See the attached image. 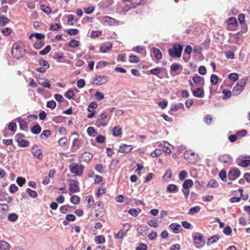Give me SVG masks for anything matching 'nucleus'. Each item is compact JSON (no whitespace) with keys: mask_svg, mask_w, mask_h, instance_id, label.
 <instances>
[{"mask_svg":"<svg viewBox=\"0 0 250 250\" xmlns=\"http://www.w3.org/2000/svg\"><path fill=\"white\" fill-rule=\"evenodd\" d=\"M128 212L133 217H136L138 215L139 212H141V209L140 208H130Z\"/></svg>","mask_w":250,"mask_h":250,"instance_id":"nucleus-30","label":"nucleus"},{"mask_svg":"<svg viewBox=\"0 0 250 250\" xmlns=\"http://www.w3.org/2000/svg\"><path fill=\"white\" fill-rule=\"evenodd\" d=\"M218 186L217 182L214 179H211L208 182L207 187L208 188H213L217 187Z\"/></svg>","mask_w":250,"mask_h":250,"instance_id":"nucleus-37","label":"nucleus"},{"mask_svg":"<svg viewBox=\"0 0 250 250\" xmlns=\"http://www.w3.org/2000/svg\"><path fill=\"white\" fill-rule=\"evenodd\" d=\"M167 191L168 192H177L178 191V187L174 184H169L167 187Z\"/></svg>","mask_w":250,"mask_h":250,"instance_id":"nucleus-25","label":"nucleus"},{"mask_svg":"<svg viewBox=\"0 0 250 250\" xmlns=\"http://www.w3.org/2000/svg\"><path fill=\"white\" fill-rule=\"evenodd\" d=\"M218 82V77L215 74H212L210 77V83L212 85H216Z\"/></svg>","mask_w":250,"mask_h":250,"instance_id":"nucleus-43","label":"nucleus"},{"mask_svg":"<svg viewBox=\"0 0 250 250\" xmlns=\"http://www.w3.org/2000/svg\"><path fill=\"white\" fill-rule=\"evenodd\" d=\"M126 231H124L123 230H120L117 233L115 234V239H122L125 235Z\"/></svg>","mask_w":250,"mask_h":250,"instance_id":"nucleus-48","label":"nucleus"},{"mask_svg":"<svg viewBox=\"0 0 250 250\" xmlns=\"http://www.w3.org/2000/svg\"><path fill=\"white\" fill-rule=\"evenodd\" d=\"M220 237L219 235L218 234L214 235L212 236H211L210 238H208L207 241V245H212L216 242H217L218 240L219 239Z\"/></svg>","mask_w":250,"mask_h":250,"instance_id":"nucleus-19","label":"nucleus"},{"mask_svg":"<svg viewBox=\"0 0 250 250\" xmlns=\"http://www.w3.org/2000/svg\"><path fill=\"white\" fill-rule=\"evenodd\" d=\"M26 190L31 197L35 198L38 196V194L36 191L33 190L29 188H27Z\"/></svg>","mask_w":250,"mask_h":250,"instance_id":"nucleus-40","label":"nucleus"},{"mask_svg":"<svg viewBox=\"0 0 250 250\" xmlns=\"http://www.w3.org/2000/svg\"><path fill=\"white\" fill-rule=\"evenodd\" d=\"M11 248L10 245L5 241H0V250H9Z\"/></svg>","mask_w":250,"mask_h":250,"instance_id":"nucleus-23","label":"nucleus"},{"mask_svg":"<svg viewBox=\"0 0 250 250\" xmlns=\"http://www.w3.org/2000/svg\"><path fill=\"white\" fill-rule=\"evenodd\" d=\"M1 32L4 35L8 36L12 32V29L10 27H5L1 30Z\"/></svg>","mask_w":250,"mask_h":250,"instance_id":"nucleus-63","label":"nucleus"},{"mask_svg":"<svg viewBox=\"0 0 250 250\" xmlns=\"http://www.w3.org/2000/svg\"><path fill=\"white\" fill-rule=\"evenodd\" d=\"M241 174L239 169L236 167H234L229 171L228 178L230 181H234L238 178Z\"/></svg>","mask_w":250,"mask_h":250,"instance_id":"nucleus-9","label":"nucleus"},{"mask_svg":"<svg viewBox=\"0 0 250 250\" xmlns=\"http://www.w3.org/2000/svg\"><path fill=\"white\" fill-rule=\"evenodd\" d=\"M147 246L144 243H140L138 247L136 248V250H146Z\"/></svg>","mask_w":250,"mask_h":250,"instance_id":"nucleus-64","label":"nucleus"},{"mask_svg":"<svg viewBox=\"0 0 250 250\" xmlns=\"http://www.w3.org/2000/svg\"><path fill=\"white\" fill-rule=\"evenodd\" d=\"M25 49H23L22 45L19 43H14L12 48L11 53L13 56L17 59H20L25 54Z\"/></svg>","mask_w":250,"mask_h":250,"instance_id":"nucleus-1","label":"nucleus"},{"mask_svg":"<svg viewBox=\"0 0 250 250\" xmlns=\"http://www.w3.org/2000/svg\"><path fill=\"white\" fill-rule=\"evenodd\" d=\"M8 209L9 206L7 204H0V218H3L5 217Z\"/></svg>","mask_w":250,"mask_h":250,"instance_id":"nucleus-15","label":"nucleus"},{"mask_svg":"<svg viewBox=\"0 0 250 250\" xmlns=\"http://www.w3.org/2000/svg\"><path fill=\"white\" fill-rule=\"evenodd\" d=\"M112 47V43L110 42H106L101 44L100 51L102 53H106L110 50Z\"/></svg>","mask_w":250,"mask_h":250,"instance_id":"nucleus-13","label":"nucleus"},{"mask_svg":"<svg viewBox=\"0 0 250 250\" xmlns=\"http://www.w3.org/2000/svg\"><path fill=\"white\" fill-rule=\"evenodd\" d=\"M85 84V81L83 79H81L78 81L77 83V86L79 88H83Z\"/></svg>","mask_w":250,"mask_h":250,"instance_id":"nucleus-57","label":"nucleus"},{"mask_svg":"<svg viewBox=\"0 0 250 250\" xmlns=\"http://www.w3.org/2000/svg\"><path fill=\"white\" fill-rule=\"evenodd\" d=\"M219 160L222 163L229 164L232 162V158L228 154H224L219 156Z\"/></svg>","mask_w":250,"mask_h":250,"instance_id":"nucleus-16","label":"nucleus"},{"mask_svg":"<svg viewBox=\"0 0 250 250\" xmlns=\"http://www.w3.org/2000/svg\"><path fill=\"white\" fill-rule=\"evenodd\" d=\"M187 175V172L185 170H182L181 171L178 175L179 179L180 180H184Z\"/></svg>","mask_w":250,"mask_h":250,"instance_id":"nucleus-60","label":"nucleus"},{"mask_svg":"<svg viewBox=\"0 0 250 250\" xmlns=\"http://www.w3.org/2000/svg\"><path fill=\"white\" fill-rule=\"evenodd\" d=\"M201 210V208L199 206H195L190 208L189 210L188 214L190 215H193L197 213Z\"/></svg>","mask_w":250,"mask_h":250,"instance_id":"nucleus-32","label":"nucleus"},{"mask_svg":"<svg viewBox=\"0 0 250 250\" xmlns=\"http://www.w3.org/2000/svg\"><path fill=\"white\" fill-rule=\"evenodd\" d=\"M102 33L99 31H93L90 33V37L95 38L101 36Z\"/></svg>","mask_w":250,"mask_h":250,"instance_id":"nucleus-58","label":"nucleus"},{"mask_svg":"<svg viewBox=\"0 0 250 250\" xmlns=\"http://www.w3.org/2000/svg\"><path fill=\"white\" fill-rule=\"evenodd\" d=\"M107 114L104 112L99 115L96 122V125L98 127H100L101 126H105L107 125V123L106 122H104V120L107 118Z\"/></svg>","mask_w":250,"mask_h":250,"instance_id":"nucleus-10","label":"nucleus"},{"mask_svg":"<svg viewBox=\"0 0 250 250\" xmlns=\"http://www.w3.org/2000/svg\"><path fill=\"white\" fill-rule=\"evenodd\" d=\"M223 232L224 234H225L227 235H229L231 234L232 232V229L228 225L223 230Z\"/></svg>","mask_w":250,"mask_h":250,"instance_id":"nucleus-55","label":"nucleus"},{"mask_svg":"<svg viewBox=\"0 0 250 250\" xmlns=\"http://www.w3.org/2000/svg\"><path fill=\"white\" fill-rule=\"evenodd\" d=\"M46 106L48 108H50L52 109H53L56 106V103L53 100L49 101L47 102L46 104Z\"/></svg>","mask_w":250,"mask_h":250,"instance_id":"nucleus-51","label":"nucleus"},{"mask_svg":"<svg viewBox=\"0 0 250 250\" xmlns=\"http://www.w3.org/2000/svg\"><path fill=\"white\" fill-rule=\"evenodd\" d=\"M93 156L89 152H85L79 157V161L82 163H88L93 158Z\"/></svg>","mask_w":250,"mask_h":250,"instance_id":"nucleus-11","label":"nucleus"},{"mask_svg":"<svg viewBox=\"0 0 250 250\" xmlns=\"http://www.w3.org/2000/svg\"><path fill=\"white\" fill-rule=\"evenodd\" d=\"M161 72V70L160 68L157 67L154 68L153 69H152L150 70V74L155 75V76H158L159 74H160Z\"/></svg>","mask_w":250,"mask_h":250,"instance_id":"nucleus-52","label":"nucleus"},{"mask_svg":"<svg viewBox=\"0 0 250 250\" xmlns=\"http://www.w3.org/2000/svg\"><path fill=\"white\" fill-rule=\"evenodd\" d=\"M69 190L72 193L79 192L80 188L79 185L76 183H71L69 185Z\"/></svg>","mask_w":250,"mask_h":250,"instance_id":"nucleus-22","label":"nucleus"},{"mask_svg":"<svg viewBox=\"0 0 250 250\" xmlns=\"http://www.w3.org/2000/svg\"><path fill=\"white\" fill-rule=\"evenodd\" d=\"M44 45V42L43 41H36L34 44V47L36 49H40Z\"/></svg>","mask_w":250,"mask_h":250,"instance_id":"nucleus-42","label":"nucleus"},{"mask_svg":"<svg viewBox=\"0 0 250 250\" xmlns=\"http://www.w3.org/2000/svg\"><path fill=\"white\" fill-rule=\"evenodd\" d=\"M95 242L97 244H103L105 242V238L102 235H98L95 236Z\"/></svg>","mask_w":250,"mask_h":250,"instance_id":"nucleus-34","label":"nucleus"},{"mask_svg":"<svg viewBox=\"0 0 250 250\" xmlns=\"http://www.w3.org/2000/svg\"><path fill=\"white\" fill-rule=\"evenodd\" d=\"M250 156H240L237 160V163L239 166L245 167L250 166Z\"/></svg>","mask_w":250,"mask_h":250,"instance_id":"nucleus-6","label":"nucleus"},{"mask_svg":"<svg viewBox=\"0 0 250 250\" xmlns=\"http://www.w3.org/2000/svg\"><path fill=\"white\" fill-rule=\"evenodd\" d=\"M129 61L131 63H138L140 62V60L136 56L130 55L129 57Z\"/></svg>","mask_w":250,"mask_h":250,"instance_id":"nucleus-50","label":"nucleus"},{"mask_svg":"<svg viewBox=\"0 0 250 250\" xmlns=\"http://www.w3.org/2000/svg\"><path fill=\"white\" fill-rule=\"evenodd\" d=\"M61 27L62 26L61 25V24H59L58 23H55L54 24H52L49 27V29L53 31H58Z\"/></svg>","mask_w":250,"mask_h":250,"instance_id":"nucleus-53","label":"nucleus"},{"mask_svg":"<svg viewBox=\"0 0 250 250\" xmlns=\"http://www.w3.org/2000/svg\"><path fill=\"white\" fill-rule=\"evenodd\" d=\"M162 154V151L160 149H156L151 152V156L156 157L160 156Z\"/></svg>","mask_w":250,"mask_h":250,"instance_id":"nucleus-61","label":"nucleus"},{"mask_svg":"<svg viewBox=\"0 0 250 250\" xmlns=\"http://www.w3.org/2000/svg\"><path fill=\"white\" fill-rule=\"evenodd\" d=\"M10 21L8 18L6 17L4 15H1L0 17V25L1 26H4Z\"/></svg>","mask_w":250,"mask_h":250,"instance_id":"nucleus-29","label":"nucleus"},{"mask_svg":"<svg viewBox=\"0 0 250 250\" xmlns=\"http://www.w3.org/2000/svg\"><path fill=\"white\" fill-rule=\"evenodd\" d=\"M247 79H242L239 81L232 89V93L234 95H239L244 89L246 84Z\"/></svg>","mask_w":250,"mask_h":250,"instance_id":"nucleus-3","label":"nucleus"},{"mask_svg":"<svg viewBox=\"0 0 250 250\" xmlns=\"http://www.w3.org/2000/svg\"><path fill=\"white\" fill-rule=\"evenodd\" d=\"M137 230L139 235L143 236L146 235L148 232V229L146 226H141Z\"/></svg>","mask_w":250,"mask_h":250,"instance_id":"nucleus-21","label":"nucleus"},{"mask_svg":"<svg viewBox=\"0 0 250 250\" xmlns=\"http://www.w3.org/2000/svg\"><path fill=\"white\" fill-rule=\"evenodd\" d=\"M41 9L47 14L51 13L52 10L50 7L44 4H42L40 6Z\"/></svg>","mask_w":250,"mask_h":250,"instance_id":"nucleus-28","label":"nucleus"},{"mask_svg":"<svg viewBox=\"0 0 250 250\" xmlns=\"http://www.w3.org/2000/svg\"><path fill=\"white\" fill-rule=\"evenodd\" d=\"M122 133L121 127L118 126H115L113 129V134L115 136H118Z\"/></svg>","mask_w":250,"mask_h":250,"instance_id":"nucleus-39","label":"nucleus"},{"mask_svg":"<svg viewBox=\"0 0 250 250\" xmlns=\"http://www.w3.org/2000/svg\"><path fill=\"white\" fill-rule=\"evenodd\" d=\"M97 107V104L95 102H93L91 103L88 105V106L87 108V110H88V111H91V110H92V109L94 110V109H95Z\"/></svg>","mask_w":250,"mask_h":250,"instance_id":"nucleus-62","label":"nucleus"},{"mask_svg":"<svg viewBox=\"0 0 250 250\" xmlns=\"http://www.w3.org/2000/svg\"><path fill=\"white\" fill-rule=\"evenodd\" d=\"M51 47L50 45H47L43 50L39 52V54L41 55H46L51 50Z\"/></svg>","mask_w":250,"mask_h":250,"instance_id":"nucleus-38","label":"nucleus"},{"mask_svg":"<svg viewBox=\"0 0 250 250\" xmlns=\"http://www.w3.org/2000/svg\"><path fill=\"white\" fill-rule=\"evenodd\" d=\"M108 81V77L104 75H97L93 80V83L96 85L104 84Z\"/></svg>","mask_w":250,"mask_h":250,"instance_id":"nucleus-7","label":"nucleus"},{"mask_svg":"<svg viewBox=\"0 0 250 250\" xmlns=\"http://www.w3.org/2000/svg\"><path fill=\"white\" fill-rule=\"evenodd\" d=\"M16 182L20 187H21L25 184L26 180L24 178L19 177L17 178Z\"/></svg>","mask_w":250,"mask_h":250,"instance_id":"nucleus-56","label":"nucleus"},{"mask_svg":"<svg viewBox=\"0 0 250 250\" xmlns=\"http://www.w3.org/2000/svg\"><path fill=\"white\" fill-rule=\"evenodd\" d=\"M51 135V132L49 130H45L43 131L40 135L42 139H44Z\"/></svg>","mask_w":250,"mask_h":250,"instance_id":"nucleus-44","label":"nucleus"},{"mask_svg":"<svg viewBox=\"0 0 250 250\" xmlns=\"http://www.w3.org/2000/svg\"><path fill=\"white\" fill-rule=\"evenodd\" d=\"M65 96L68 99H73L75 94L73 90H69L66 92Z\"/></svg>","mask_w":250,"mask_h":250,"instance_id":"nucleus-45","label":"nucleus"},{"mask_svg":"<svg viewBox=\"0 0 250 250\" xmlns=\"http://www.w3.org/2000/svg\"><path fill=\"white\" fill-rule=\"evenodd\" d=\"M169 227L175 233H179L182 228L181 225L177 223H172L170 225Z\"/></svg>","mask_w":250,"mask_h":250,"instance_id":"nucleus-20","label":"nucleus"},{"mask_svg":"<svg viewBox=\"0 0 250 250\" xmlns=\"http://www.w3.org/2000/svg\"><path fill=\"white\" fill-rule=\"evenodd\" d=\"M193 239L196 248H200L203 246V235L201 233H196L193 236Z\"/></svg>","mask_w":250,"mask_h":250,"instance_id":"nucleus-8","label":"nucleus"},{"mask_svg":"<svg viewBox=\"0 0 250 250\" xmlns=\"http://www.w3.org/2000/svg\"><path fill=\"white\" fill-rule=\"evenodd\" d=\"M87 132L90 136H95L97 135L96 130L91 126H89L87 128Z\"/></svg>","mask_w":250,"mask_h":250,"instance_id":"nucleus-35","label":"nucleus"},{"mask_svg":"<svg viewBox=\"0 0 250 250\" xmlns=\"http://www.w3.org/2000/svg\"><path fill=\"white\" fill-rule=\"evenodd\" d=\"M153 53L155 58L157 60H159L162 59V55L160 50L155 47L152 48Z\"/></svg>","mask_w":250,"mask_h":250,"instance_id":"nucleus-24","label":"nucleus"},{"mask_svg":"<svg viewBox=\"0 0 250 250\" xmlns=\"http://www.w3.org/2000/svg\"><path fill=\"white\" fill-rule=\"evenodd\" d=\"M103 23L106 25H114L117 23V21L110 17L106 16L102 20Z\"/></svg>","mask_w":250,"mask_h":250,"instance_id":"nucleus-14","label":"nucleus"},{"mask_svg":"<svg viewBox=\"0 0 250 250\" xmlns=\"http://www.w3.org/2000/svg\"><path fill=\"white\" fill-rule=\"evenodd\" d=\"M24 138H25V136L21 133H18L15 136V140L20 147H27L29 145V142L27 140L23 139Z\"/></svg>","mask_w":250,"mask_h":250,"instance_id":"nucleus-5","label":"nucleus"},{"mask_svg":"<svg viewBox=\"0 0 250 250\" xmlns=\"http://www.w3.org/2000/svg\"><path fill=\"white\" fill-rule=\"evenodd\" d=\"M193 185V181L191 179H187L186 180L183 185L182 188H189L191 187Z\"/></svg>","mask_w":250,"mask_h":250,"instance_id":"nucleus-26","label":"nucleus"},{"mask_svg":"<svg viewBox=\"0 0 250 250\" xmlns=\"http://www.w3.org/2000/svg\"><path fill=\"white\" fill-rule=\"evenodd\" d=\"M18 215L15 213L9 214L8 217V220L12 222L16 221L18 219Z\"/></svg>","mask_w":250,"mask_h":250,"instance_id":"nucleus-49","label":"nucleus"},{"mask_svg":"<svg viewBox=\"0 0 250 250\" xmlns=\"http://www.w3.org/2000/svg\"><path fill=\"white\" fill-rule=\"evenodd\" d=\"M219 178L223 181H227V173L226 171L222 170L219 174Z\"/></svg>","mask_w":250,"mask_h":250,"instance_id":"nucleus-47","label":"nucleus"},{"mask_svg":"<svg viewBox=\"0 0 250 250\" xmlns=\"http://www.w3.org/2000/svg\"><path fill=\"white\" fill-rule=\"evenodd\" d=\"M41 130L42 128L38 124L32 127L31 129V132L34 134H39L41 132Z\"/></svg>","mask_w":250,"mask_h":250,"instance_id":"nucleus-27","label":"nucleus"},{"mask_svg":"<svg viewBox=\"0 0 250 250\" xmlns=\"http://www.w3.org/2000/svg\"><path fill=\"white\" fill-rule=\"evenodd\" d=\"M229 79L232 81L235 82L238 79V75L237 73H231L229 75Z\"/></svg>","mask_w":250,"mask_h":250,"instance_id":"nucleus-59","label":"nucleus"},{"mask_svg":"<svg viewBox=\"0 0 250 250\" xmlns=\"http://www.w3.org/2000/svg\"><path fill=\"white\" fill-rule=\"evenodd\" d=\"M73 21H76L77 19L75 18V16L74 15L71 14L68 16V23L71 25H73L74 24V22H72Z\"/></svg>","mask_w":250,"mask_h":250,"instance_id":"nucleus-54","label":"nucleus"},{"mask_svg":"<svg viewBox=\"0 0 250 250\" xmlns=\"http://www.w3.org/2000/svg\"><path fill=\"white\" fill-rule=\"evenodd\" d=\"M70 202L74 205L79 204L80 202V198L77 195H73L70 198Z\"/></svg>","mask_w":250,"mask_h":250,"instance_id":"nucleus-36","label":"nucleus"},{"mask_svg":"<svg viewBox=\"0 0 250 250\" xmlns=\"http://www.w3.org/2000/svg\"><path fill=\"white\" fill-rule=\"evenodd\" d=\"M31 151L34 157L39 160H42V149L38 148L37 146H33Z\"/></svg>","mask_w":250,"mask_h":250,"instance_id":"nucleus-12","label":"nucleus"},{"mask_svg":"<svg viewBox=\"0 0 250 250\" xmlns=\"http://www.w3.org/2000/svg\"><path fill=\"white\" fill-rule=\"evenodd\" d=\"M83 168L84 167L83 165H79L77 163H73L69 166L71 172L79 176H81L83 174Z\"/></svg>","mask_w":250,"mask_h":250,"instance_id":"nucleus-4","label":"nucleus"},{"mask_svg":"<svg viewBox=\"0 0 250 250\" xmlns=\"http://www.w3.org/2000/svg\"><path fill=\"white\" fill-rule=\"evenodd\" d=\"M223 93L224 94L223 97V100H226L229 98L231 95V92L229 90L224 89L223 90Z\"/></svg>","mask_w":250,"mask_h":250,"instance_id":"nucleus-46","label":"nucleus"},{"mask_svg":"<svg viewBox=\"0 0 250 250\" xmlns=\"http://www.w3.org/2000/svg\"><path fill=\"white\" fill-rule=\"evenodd\" d=\"M193 95L196 97L203 98L204 96V93L200 88H196L193 91Z\"/></svg>","mask_w":250,"mask_h":250,"instance_id":"nucleus-18","label":"nucleus"},{"mask_svg":"<svg viewBox=\"0 0 250 250\" xmlns=\"http://www.w3.org/2000/svg\"><path fill=\"white\" fill-rule=\"evenodd\" d=\"M19 122L20 127L22 130H26L27 128V125L26 123L21 119H18Z\"/></svg>","mask_w":250,"mask_h":250,"instance_id":"nucleus-41","label":"nucleus"},{"mask_svg":"<svg viewBox=\"0 0 250 250\" xmlns=\"http://www.w3.org/2000/svg\"><path fill=\"white\" fill-rule=\"evenodd\" d=\"M133 147L131 146L124 144L120 146L119 151L121 153H128L131 151Z\"/></svg>","mask_w":250,"mask_h":250,"instance_id":"nucleus-17","label":"nucleus"},{"mask_svg":"<svg viewBox=\"0 0 250 250\" xmlns=\"http://www.w3.org/2000/svg\"><path fill=\"white\" fill-rule=\"evenodd\" d=\"M183 47L181 44L175 43L173 47L168 49L169 56L172 58H180L181 56Z\"/></svg>","mask_w":250,"mask_h":250,"instance_id":"nucleus-2","label":"nucleus"},{"mask_svg":"<svg viewBox=\"0 0 250 250\" xmlns=\"http://www.w3.org/2000/svg\"><path fill=\"white\" fill-rule=\"evenodd\" d=\"M80 45L79 42L75 40H71L68 43V46L72 48H76Z\"/></svg>","mask_w":250,"mask_h":250,"instance_id":"nucleus-33","label":"nucleus"},{"mask_svg":"<svg viewBox=\"0 0 250 250\" xmlns=\"http://www.w3.org/2000/svg\"><path fill=\"white\" fill-rule=\"evenodd\" d=\"M39 63L40 65L42 67H44L47 69L49 68L50 67V64L46 60L41 58L39 60Z\"/></svg>","mask_w":250,"mask_h":250,"instance_id":"nucleus-31","label":"nucleus"}]
</instances>
